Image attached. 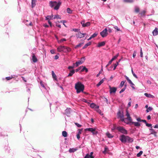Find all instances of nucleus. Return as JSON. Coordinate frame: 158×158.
Returning <instances> with one entry per match:
<instances>
[{"label": "nucleus", "instance_id": "1", "mask_svg": "<svg viewBox=\"0 0 158 158\" xmlns=\"http://www.w3.org/2000/svg\"><path fill=\"white\" fill-rule=\"evenodd\" d=\"M119 139L122 143H131L133 141V139L127 135H121L119 137Z\"/></svg>", "mask_w": 158, "mask_h": 158}, {"label": "nucleus", "instance_id": "2", "mask_svg": "<svg viewBox=\"0 0 158 158\" xmlns=\"http://www.w3.org/2000/svg\"><path fill=\"white\" fill-rule=\"evenodd\" d=\"M61 0H59L58 2L56 1H50L49 2V6L53 8L54 6V9L56 10H58L61 5V4L62 2L60 1Z\"/></svg>", "mask_w": 158, "mask_h": 158}, {"label": "nucleus", "instance_id": "3", "mask_svg": "<svg viewBox=\"0 0 158 158\" xmlns=\"http://www.w3.org/2000/svg\"><path fill=\"white\" fill-rule=\"evenodd\" d=\"M75 89L77 90V93L83 92L84 89V86L80 82H78L75 84Z\"/></svg>", "mask_w": 158, "mask_h": 158}, {"label": "nucleus", "instance_id": "4", "mask_svg": "<svg viewBox=\"0 0 158 158\" xmlns=\"http://www.w3.org/2000/svg\"><path fill=\"white\" fill-rule=\"evenodd\" d=\"M57 51L59 52H63L65 53H67L71 52V49L66 46H60L57 48Z\"/></svg>", "mask_w": 158, "mask_h": 158}, {"label": "nucleus", "instance_id": "5", "mask_svg": "<svg viewBox=\"0 0 158 158\" xmlns=\"http://www.w3.org/2000/svg\"><path fill=\"white\" fill-rule=\"evenodd\" d=\"M117 130L121 133L125 134H127V131L123 127L121 126L117 127Z\"/></svg>", "mask_w": 158, "mask_h": 158}, {"label": "nucleus", "instance_id": "6", "mask_svg": "<svg viewBox=\"0 0 158 158\" xmlns=\"http://www.w3.org/2000/svg\"><path fill=\"white\" fill-rule=\"evenodd\" d=\"M107 29L106 28H105L104 30L102 31L100 33V35L103 38L106 37L108 35Z\"/></svg>", "mask_w": 158, "mask_h": 158}, {"label": "nucleus", "instance_id": "7", "mask_svg": "<svg viewBox=\"0 0 158 158\" xmlns=\"http://www.w3.org/2000/svg\"><path fill=\"white\" fill-rule=\"evenodd\" d=\"M81 23L83 27H88L90 25V23L89 22H87L85 23V21L84 20L81 21Z\"/></svg>", "mask_w": 158, "mask_h": 158}, {"label": "nucleus", "instance_id": "8", "mask_svg": "<svg viewBox=\"0 0 158 158\" xmlns=\"http://www.w3.org/2000/svg\"><path fill=\"white\" fill-rule=\"evenodd\" d=\"M118 117L120 118L122 121H124V116L123 113H121L120 110H119L117 114Z\"/></svg>", "mask_w": 158, "mask_h": 158}, {"label": "nucleus", "instance_id": "9", "mask_svg": "<svg viewBox=\"0 0 158 158\" xmlns=\"http://www.w3.org/2000/svg\"><path fill=\"white\" fill-rule=\"evenodd\" d=\"M109 87L110 89V94L115 93L117 90L116 88L115 87H112L110 86H109Z\"/></svg>", "mask_w": 158, "mask_h": 158}, {"label": "nucleus", "instance_id": "10", "mask_svg": "<svg viewBox=\"0 0 158 158\" xmlns=\"http://www.w3.org/2000/svg\"><path fill=\"white\" fill-rule=\"evenodd\" d=\"M134 124V125L136 127H139L140 126V124L138 122H131V123H127V124L130 125H131L132 124Z\"/></svg>", "mask_w": 158, "mask_h": 158}, {"label": "nucleus", "instance_id": "11", "mask_svg": "<svg viewBox=\"0 0 158 158\" xmlns=\"http://www.w3.org/2000/svg\"><path fill=\"white\" fill-rule=\"evenodd\" d=\"M85 35V33H81L80 32H79L77 34L76 36L77 38H81L84 37Z\"/></svg>", "mask_w": 158, "mask_h": 158}, {"label": "nucleus", "instance_id": "12", "mask_svg": "<svg viewBox=\"0 0 158 158\" xmlns=\"http://www.w3.org/2000/svg\"><path fill=\"white\" fill-rule=\"evenodd\" d=\"M126 115L127 117V119L130 122H132V119L130 116V114L127 110H126Z\"/></svg>", "mask_w": 158, "mask_h": 158}, {"label": "nucleus", "instance_id": "13", "mask_svg": "<svg viewBox=\"0 0 158 158\" xmlns=\"http://www.w3.org/2000/svg\"><path fill=\"white\" fill-rule=\"evenodd\" d=\"M71 109L69 108H67L65 110V114L67 116H68L70 114V110Z\"/></svg>", "mask_w": 158, "mask_h": 158}, {"label": "nucleus", "instance_id": "14", "mask_svg": "<svg viewBox=\"0 0 158 158\" xmlns=\"http://www.w3.org/2000/svg\"><path fill=\"white\" fill-rule=\"evenodd\" d=\"M53 15L52 14L51 15H47L45 17V20H49L50 19H53Z\"/></svg>", "mask_w": 158, "mask_h": 158}, {"label": "nucleus", "instance_id": "15", "mask_svg": "<svg viewBox=\"0 0 158 158\" xmlns=\"http://www.w3.org/2000/svg\"><path fill=\"white\" fill-rule=\"evenodd\" d=\"M75 73V70L73 69L70 71V73L68 75L67 77H71Z\"/></svg>", "mask_w": 158, "mask_h": 158}, {"label": "nucleus", "instance_id": "16", "mask_svg": "<svg viewBox=\"0 0 158 158\" xmlns=\"http://www.w3.org/2000/svg\"><path fill=\"white\" fill-rule=\"evenodd\" d=\"M4 149L6 152L8 153H9L10 152V147H9L8 145L5 146L4 147Z\"/></svg>", "mask_w": 158, "mask_h": 158}, {"label": "nucleus", "instance_id": "17", "mask_svg": "<svg viewBox=\"0 0 158 158\" xmlns=\"http://www.w3.org/2000/svg\"><path fill=\"white\" fill-rule=\"evenodd\" d=\"M105 44V43L104 41H102L101 42H99L98 43L97 45L98 47H100L102 46H104Z\"/></svg>", "mask_w": 158, "mask_h": 158}, {"label": "nucleus", "instance_id": "18", "mask_svg": "<svg viewBox=\"0 0 158 158\" xmlns=\"http://www.w3.org/2000/svg\"><path fill=\"white\" fill-rule=\"evenodd\" d=\"M152 33L153 35H158V31L157 28H156L153 31Z\"/></svg>", "mask_w": 158, "mask_h": 158}, {"label": "nucleus", "instance_id": "19", "mask_svg": "<svg viewBox=\"0 0 158 158\" xmlns=\"http://www.w3.org/2000/svg\"><path fill=\"white\" fill-rule=\"evenodd\" d=\"M32 60L34 63L36 62L38 60L37 58L34 54L32 56Z\"/></svg>", "mask_w": 158, "mask_h": 158}, {"label": "nucleus", "instance_id": "20", "mask_svg": "<svg viewBox=\"0 0 158 158\" xmlns=\"http://www.w3.org/2000/svg\"><path fill=\"white\" fill-rule=\"evenodd\" d=\"M143 122L144 123L146 126L149 127H151V128L152 127V124L150 123H147V121L146 120H143Z\"/></svg>", "mask_w": 158, "mask_h": 158}, {"label": "nucleus", "instance_id": "21", "mask_svg": "<svg viewBox=\"0 0 158 158\" xmlns=\"http://www.w3.org/2000/svg\"><path fill=\"white\" fill-rule=\"evenodd\" d=\"M36 0H31V7L32 8L36 6Z\"/></svg>", "mask_w": 158, "mask_h": 158}, {"label": "nucleus", "instance_id": "22", "mask_svg": "<svg viewBox=\"0 0 158 158\" xmlns=\"http://www.w3.org/2000/svg\"><path fill=\"white\" fill-rule=\"evenodd\" d=\"M82 67V69H81V71L83 72L84 71H85V72L87 73L88 72V69L87 68H86L85 66H81Z\"/></svg>", "mask_w": 158, "mask_h": 158}, {"label": "nucleus", "instance_id": "23", "mask_svg": "<svg viewBox=\"0 0 158 158\" xmlns=\"http://www.w3.org/2000/svg\"><path fill=\"white\" fill-rule=\"evenodd\" d=\"M105 79V78H103L102 80H101L99 83L97 84L96 86L97 87H99L104 82V79Z\"/></svg>", "mask_w": 158, "mask_h": 158}, {"label": "nucleus", "instance_id": "24", "mask_svg": "<svg viewBox=\"0 0 158 158\" xmlns=\"http://www.w3.org/2000/svg\"><path fill=\"white\" fill-rule=\"evenodd\" d=\"M77 150V149L74 148H70L69 149V151L70 153L73 152Z\"/></svg>", "mask_w": 158, "mask_h": 158}, {"label": "nucleus", "instance_id": "25", "mask_svg": "<svg viewBox=\"0 0 158 158\" xmlns=\"http://www.w3.org/2000/svg\"><path fill=\"white\" fill-rule=\"evenodd\" d=\"M91 44V42H89L88 43H87V44H86L85 45L83 46V47L82 48L83 49H84L86 48L88 46H89Z\"/></svg>", "mask_w": 158, "mask_h": 158}, {"label": "nucleus", "instance_id": "26", "mask_svg": "<svg viewBox=\"0 0 158 158\" xmlns=\"http://www.w3.org/2000/svg\"><path fill=\"white\" fill-rule=\"evenodd\" d=\"M62 135L64 137H66L67 136V133L66 131H63L62 132Z\"/></svg>", "mask_w": 158, "mask_h": 158}, {"label": "nucleus", "instance_id": "27", "mask_svg": "<svg viewBox=\"0 0 158 158\" xmlns=\"http://www.w3.org/2000/svg\"><path fill=\"white\" fill-rule=\"evenodd\" d=\"M83 44V43H80L79 44H78L76 45V46H75L74 48L75 49H77L78 48L80 47H81V46Z\"/></svg>", "mask_w": 158, "mask_h": 158}, {"label": "nucleus", "instance_id": "28", "mask_svg": "<svg viewBox=\"0 0 158 158\" xmlns=\"http://www.w3.org/2000/svg\"><path fill=\"white\" fill-rule=\"evenodd\" d=\"M106 135L108 138H112L113 137V136L109 132L106 133Z\"/></svg>", "mask_w": 158, "mask_h": 158}, {"label": "nucleus", "instance_id": "29", "mask_svg": "<svg viewBox=\"0 0 158 158\" xmlns=\"http://www.w3.org/2000/svg\"><path fill=\"white\" fill-rule=\"evenodd\" d=\"M94 128H87L85 129V130L87 131H88L91 132H92L93 131H94Z\"/></svg>", "mask_w": 158, "mask_h": 158}, {"label": "nucleus", "instance_id": "30", "mask_svg": "<svg viewBox=\"0 0 158 158\" xmlns=\"http://www.w3.org/2000/svg\"><path fill=\"white\" fill-rule=\"evenodd\" d=\"M149 130L150 131V132H151L150 134H154V133L156 132L155 131V130L153 129L152 128V127L149 128Z\"/></svg>", "mask_w": 158, "mask_h": 158}, {"label": "nucleus", "instance_id": "31", "mask_svg": "<svg viewBox=\"0 0 158 158\" xmlns=\"http://www.w3.org/2000/svg\"><path fill=\"white\" fill-rule=\"evenodd\" d=\"M82 64L80 60H79L75 63L76 67H77L79 65Z\"/></svg>", "mask_w": 158, "mask_h": 158}, {"label": "nucleus", "instance_id": "32", "mask_svg": "<svg viewBox=\"0 0 158 158\" xmlns=\"http://www.w3.org/2000/svg\"><path fill=\"white\" fill-rule=\"evenodd\" d=\"M135 11L136 13H138L139 11V8L138 6H135Z\"/></svg>", "mask_w": 158, "mask_h": 158}, {"label": "nucleus", "instance_id": "33", "mask_svg": "<svg viewBox=\"0 0 158 158\" xmlns=\"http://www.w3.org/2000/svg\"><path fill=\"white\" fill-rule=\"evenodd\" d=\"M127 87V85H124V87L121 89V90L119 91V93L121 94L122 92H123L126 89Z\"/></svg>", "mask_w": 158, "mask_h": 158}, {"label": "nucleus", "instance_id": "34", "mask_svg": "<svg viewBox=\"0 0 158 158\" xmlns=\"http://www.w3.org/2000/svg\"><path fill=\"white\" fill-rule=\"evenodd\" d=\"M125 82V81H122L120 83V85L119 86V88H122L124 85Z\"/></svg>", "mask_w": 158, "mask_h": 158}, {"label": "nucleus", "instance_id": "35", "mask_svg": "<svg viewBox=\"0 0 158 158\" xmlns=\"http://www.w3.org/2000/svg\"><path fill=\"white\" fill-rule=\"evenodd\" d=\"M118 55H119L118 53L117 55H115L114 56H113V58L111 59V60L112 61H113L114 60H115L117 58V57L118 56Z\"/></svg>", "mask_w": 158, "mask_h": 158}, {"label": "nucleus", "instance_id": "36", "mask_svg": "<svg viewBox=\"0 0 158 158\" xmlns=\"http://www.w3.org/2000/svg\"><path fill=\"white\" fill-rule=\"evenodd\" d=\"M146 10H143L140 13V14L142 16H145V14L146 13Z\"/></svg>", "mask_w": 158, "mask_h": 158}, {"label": "nucleus", "instance_id": "37", "mask_svg": "<svg viewBox=\"0 0 158 158\" xmlns=\"http://www.w3.org/2000/svg\"><path fill=\"white\" fill-rule=\"evenodd\" d=\"M66 39L63 38V39H61L60 40H58V43H62V42L65 41H66Z\"/></svg>", "mask_w": 158, "mask_h": 158}, {"label": "nucleus", "instance_id": "38", "mask_svg": "<svg viewBox=\"0 0 158 158\" xmlns=\"http://www.w3.org/2000/svg\"><path fill=\"white\" fill-rule=\"evenodd\" d=\"M67 12L69 14H71L72 13V10L70 8H68L67 9Z\"/></svg>", "mask_w": 158, "mask_h": 158}, {"label": "nucleus", "instance_id": "39", "mask_svg": "<svg viewBox=\"0 0 158 158\" xmlns=\"http://www.w3.org/2000/svg\"><path fill=\"white\" fill-rule=\"evenodd\" d=\"M85 57H83L81 58V60H80V61H81V62L82 64L85 61Z\"/></svg>", "mask_w": 158, "mask_h": 158}, {"label": "nucleus", "instance_id": "40", "mask_svg": "<svg viewBox=\"0 0 158 158\" xmlns=\"http://www.w3.org/2000/svg\"><path fill=\"white\" fill-rule=\"evenodd\" d=\"M93 135H97L98 133V132L96 130L95 128H94V131L92 132Z\"/></svg>", "mask_w": 158, "mask_h": 158}, {"label": "nucleus", "instance_id": "41", "mask_svg": "<svg viewBox=\"0 0 158 158\" xmlns=\"http://www.w3.org/2000/svg\"><path fill=\"white\" fill-rule=\"evenodd\" d=\"M143 153V152L142 151H140L137 154V156L138 157H140L141 156V155Z\"/></svg>", "mask_w": 158, "mask_h": 158}, {"label": "nucleus", "instance_id": "42", "mask_svg": "<svg viewBox=\"0 0 158 158\" xmlns=\"http://www.w3.org/2000/svg\"><path fill=\"white\" fill-rule=\"evenodd\" d=\"M152 110V108L151 107L149 106L148 107L146 110L147 113L149 111H151Z\"/></svg>", "mask_w": 158, "mask_h": 158}, {"label": "nucleus", "instance_id": "43", "mask_svg": "<svg viewBox=\"0 0 158 158\" xmlns=\"http://www.w3.org/2000/svg\"><path fill=\"white\" fill-rule=\"evenodd\" d=\"M61 19V18L60 15H54V17L53 18V19Z\"/></svg>", "mask_w": 158, "mask_h": 158}, {"label": "nucleus", "instance_id": "44", "mask_svg": "<svg viewBox=\"0 0 158 158\" xmlns=\"http://www.w3.org/2000/svg\"><path fill=\"white\" fill-rule=\"evenodd\" d=\"M96 105L95 103H92L90 105V107L91 108H94V107H95Z\"/></svg>", "mask_w": 158, "mask_h": 158}, {"label": "nucleus", "instance_id": "45", "mask_svg": "<svg viewBox=\"0 0 158 158\" xmlns=\"http://www.w3.org/2000/svg\"><path fill=\"white\" fill-rule=\"evenodd\" d=\"M131 72H132V73L133 76L136 78H137L138 77H137V75L135 74V73L133 71L132 68H131Z\"/></svg>", "mask_w": 158, "mask_h": 158}, {"label": "nucleus", "instance_id": "46", "mask_svg": "<svg viewBox=\"0 0 158 158\" xmlns=\"http://www.w3.org/2000/svg\"><path fill=\"white\" fill-rule=\"evenodd\" d=\"M123 1L125 2H133V0H123Z\"/></svg>", "mask_w": 158, "mask_h": 158}, {"label": "nucleus", "instance_id": "47", "mask_svg": "<svg viewBox=\"0 0 158 158\" xmlns=\"http://www.w3.org/2000/svg\"><path fill=\"white\" fill-rule=\"evenodd\" d=\"M83 129H78V132L77 134L80 135L81 134V132L82 131Z\"/></svg>", "mask_w": 158, "mask_h": 158}, {"label": "nucleus", "instance_id": "48", "mask_svg": "<svg viewBox=\"0 0 158 158\" xmlns=\"http://www.w3.org/2000/svg\"><path fill=\"white\" fill-rule=\"evenodd\" d=\"M115 129L117 130V127H116L115 126H114L113 127L111 128V131H114Z\"/></svg>", "mask_w": 158, "mask_h": 158}, {"label": "nucleus", "instance_id": "49", "mask_svg": "<svg viewBox=\"0 0 158 158\" xmlns=\"http://www.w3.org/2000/svg\"><path fill=\"white\" fill-rule=\"evenodd\" d=\"M98 35V33L96 32H95L91 36L92 38H94L96 36Z\"/></svg>", "mask_w": 158, "mask_h": 158}, {"label": "nucleus", "instance_id": "50", "mask_svg": "<svg viewBox=\"0 0 158 158\" xmlns=\"http://www.w3.org/2000/svg\"><path fill=\"white\" fill-rule=\"evenodd\" d=\"M40 85H41V86H42L45 89H46V88L45 87L42 81H40Z\"/></svg>", "mask_w": 158, "mask_h": 158}, {"label": "nucleus", "instance_id": "51", "mask_svg": "<svg viewBox=\"0 0 158 158\" xmlns=\"http://www.w3.org/2000/svg\"><path fill=\"white\" fill-rule=\"evenodd\" d=\"M75 125L78 127H81L82 126V125L77 123H74Z\"/></svg>", "mask_w": 158, "mask_h": 158}, {"label": "nucleus", "instance_id": "52", "mask_svg": "<svg viewBox=\"0 0 158 158\" xmlns=\"http://www.w3.org/2000/svg\"><path fill=\"white\" fill-rule=\"evenodd\" d=\"M126 79L127 81L129 83L131 81V80L126 76H125Z\"/></svg>", "mask_w": 158, "mask_h": 158}, {"label": "nucleus", "instance_id": "53", "mask_svg": "<svg viewBox=\"0 0 158 158\" xmlns=\"http://www.w3.org/2000/svg\"><path fill=\"white\" fill-rule=\"evenodd\" d=\"M140 56L141 57H143V53L142 52V48H141L140 49Z\"/></svg>", "mask_w": 158, "mask_h": 158}, {"label": "nucleus", "instance_id": "54", "mask_svg": "<svg viewBox=\"0 0 158 158\" xmlns=\"http://www.w3.org/2000/svg\"><path fill=\"white\" fill-rule=\"evenodd\" d=\"M52 77L53 78H54L55 77H56V74H55L53 71H52Z\"/></svg>", "mask_w": 158, "mask_h": 158}, {"label": "nucleus", "instance_id": "55", "mask_svg": "<svg viewBox=\"0 0 158 158\" xmlns=\"http://www.w3.org/2000/svg\"><path fill=\"white\" fill-rule=\"evenodd\" d=\"M144 95L146 96L147 97H148V98L150 97V96L151 95L150 94H148L147 93H144Z\"/></svg>", "mask_w": 158, "mask_h": 158}, {"label": "nucleus", "instance_id": "56", "mask_svg": "<svg viewBox=\"0 0 158 158\" xmlns=\"http://www.w3.org/2000/svg\"><path fill=\"white\" fill-rule=\"evenodd\" d=\"M112 61H113L111 60L109 61L108 64L106 65V67H107L109 66L112 63Z\"/></svg>", "mask_w": 158, "mask_h": 158}, {"label": "nucleus", "instance_id": "57", "mask_svg": "<svg viewBox=\"0 0 158 158\" xmlns=\"http://www.w3.org/2000/svg\"><path fill=\"white\" fill-rule=\"evenodd\" d=\"M136 120L139 122H143V120H141L140 118H136Z\"/></svg>", "mask_w": 158, "mask_h": 158}, {"label": "nucleus", "instance_id": "58", "mask_svg": "<svg viewBox=\"0 0 158 158\" xmlns=\"http://www.w3.org/2000/svg\"><path fill=\"white\" fill-rule=\"evenodd\" d=\"M114 28L116 29L117 31H120V29L119 28H118V27L117 26H114Z\"/></svg>", "mask_w": 158, "mask_h": 158}, {"label": "nucleus", "instance_id": "59", "mask_svg": "<svg viewBox=\"0 0 158 158\" xmlns=\"http://www.w3.org/2000/svg\"><path fill=\"white\" fill-rule=\"evenodd\" d=\"M136 51H135L134 52L133 54V58H135V56H136Z\"/></svg>", "mask_w": 158, "mask_h": 158}, {"label": "nucleus", "instance_id": "60", "mask_svg": "<svg viewBox=\"0 0 158 158\" xmlns=\"http://www.w3.org/2000/svg\"><path fill=\"white\" fill-rule=\"evenodd\" d=\"M74 68V65H73V66H69L68 67V69H73Z\"/></svg>", "mask_w": 158, "mask_h": 158}, {"label": "nucleus", "instance_id": "61", "mask_svg": "<svg viewBox=\"0 0 158 158\" xmlns=\"http://www.w3.org/2000/svg\"><path fill=\"white\" fill-rule=\"evenodd\" d=\"M72 31L75 32H78L79 31V30L78 29L74 28L73 29Z\"/></svg>", "mask_w": 158, "mask_h": 158}, {"label": "nucleus", "instance_id": "62", "mask_svg": "<svg viewBox=\"0 0 158 158\" xmlns=\"http://www.w3.org/2000/svg\"><path fill=\"white\" fill-rule=\"evenodd\" d=\"M6 78L7 80H9L12 78V77H6Z\"/></svg>", "mask_w": 158, "mask_h": 158}, {"label": "nucleus", "instance_id": "63", "mask_svg": "<svg viewBox=\"0 0 158 158\" xmlns=\"http://www.w3.org/2000/svg\"><path fill=\"white\" fill-rule=\"evenodd\" d=\"M90 157V156L88 154H87L84 158H89Z\"/></svg>", "mask_w": 158, "mask_h": 158}, {"label": "nucleus", "instance_id": "64", "mask_svg": "<svg viewBox=\"0 0 158 158\" xmlns=\"http://www.w3.org/2000/svg\"><path fill=\"white\" fill-rule=\"evenodd\" d=\"M82 68V67H81L80 66V67H79L77 69H76L75 70V72L76 71V72H78L79 70H80Z\"/></svg>", "mask_w": 158, "mask_h": 158}]
</instances>
